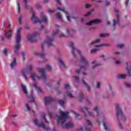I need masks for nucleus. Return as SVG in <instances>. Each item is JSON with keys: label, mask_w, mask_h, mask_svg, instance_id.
Instances as JSON below:
<instances>
[{"label": "nucleus", "mask_w": 131, "mask_h": 131, "mask_svg": "<svg viewBox=\"0 0 131 131\" xmlns=\"http://www.w3.org/2000/svg\"><path fill=\"white\" fill-rule=\"evenodd\" d=\"M31 12L32 13V15L31 17V20L34 24H36V23H41V20L38 19L37 17L35 16V13H34V11H33V9L32 8H31Z\"/></svg>", "instance_id": "11"}, {"label": "nucleus", "mask_w": 131, "mask_h": 131, "mask_svg": "<svg viewBox=\"0 0 131 131\" xmlns=\"http://www.w3.org/2000/svg\"><path fill=\"white\" fill-rule=\"evenodd\" d=\"M80 111H81V112H83V113H84V117H86V115L85 114V113L84 112V111H86V112H88L89 116H93L94 115V113L89 112V110H88L87 107H81L80 108Z\"/></svg>", "instance_id": "13"}, {"label": "nucleus", "mask_w": 131, "mask_h": 131, "mask_svg": "<svg viewBox=\"0 0 131 131\" xmlns=\"http://www.w3.org/2000/svg\"><path fill=\"white\" fill-rule=\"evenodd\" d=\"M21 31H22V28H19L17 30V35L16 36V46L15 47L14 53H17L20 49L21 42Z\"/></svg>", "instance_id": "5"}, {"label": "nucleus", "mask_w": 131, "mask_h": 131, "mask_svg": "<svg viewBox=\"0 0 131 131\" xmlns=\"http://www.w3.org/2000/svg\"><path fill=\"white\" fill-rule=\"evenodd\" d=\"M69 88H70V85H69V84H66V85H65V89H68Z\"/></svg>", "instance_id": "55"}, {"label": "nucleus", "mask_w": 131, "mask_h": 131, "mask_svg": "<svg viewBox=\"0 0 131 131\" xmlns=\"http://www.w3.org/2000/svg\"><path fill=\"white\" fill-rule=\"evenodd\" d=\"M55 16L58 19V20H60V21H63V19H62V16L61 15V13H57Z\"/></svg>", "instance_id": "28"}, {"label": "nucleus", "mask_w": 131, "mask_h": 131, "mask_svg": "<svg viewBox=\"0 0 131 131\" xmlns=\"http://www.w3.org/2000/svg\"><path fill=\"white\" fill-rule=\"evenodd\" d=\"M21 10V6H20V4H17V10L18 14H20V10Z\"/></svg>", "instance_id": "37"}, {"label": "nucleus", "mask_w": 131, "mask_h": 131, "mask_svg": "<svg viewBox=\"0 0 131 131\" xmlns=\"http://www.w3.org/2000/svg\"><path fill=\"white\" fill-rule=\"evenodd\" d=\"M125 86L126 88H130V84L128 83H126L125 84Z\"/></svg>", "instance_id": "47"}, {"label": "nucleus", "mask_w": 131, "mask_h": 131, "mask_svg": "<svg viewBox=\"0 0 131 131\" xmlns=\"http://www.w3.org/2000/svg\"><path fill=\"white\" fill-rule=\"evenodd\" d=\"M54 101V98L53 97H45V105L47 106V105H48V104H50V103H52Z\"/></svg>", "instance_id": "19"}, {"label": "nucleus", "mask_w": 131, "mask_h": 131, "mask_svg": "<svg viewBox=\"0 0 131 131\" xmlns=\"http://www.w3.org/2000/svg\"><path fill=\"white\" fill-rule=\"evenodd\" d=\"M21 87L23 90V92L25 95H27L28 92H27V89L26 88V86H25L23 84H21Z\"/></svg>", "instance_id": "26"}, {"label": "nucleus", "mask_w": 131, "mask_h": 131, "mask_svg": "<svg viewBox=\"0 0 131 131\" xmlns=\"http://www.w3.org/2000/svg\"><path fill=\"white\" fill-rule=\"evenodd\" d=\"M118 78H120L121 79H124L125 77H126V75H118Z\"/></svg>", "instance_id": "31"}, {"label": "nucleus", "mask_w": 131, "mask_h": 131, "mask_svg": "<svg viewBox=\"0 0 131 131\" xmlns=\"http://www.w3.org/2000/svg\"><path fill=\"white\" fill-rule=\"evenodd\" d=\"M58 61L60 63H61V65L64 67V68H66V66L65 65V63H64V62L62 61V59L59 58L58 59Z\"/></svg>", "instance_id": "33"}, {"label": "nucleus", "mask_w": 131, "mask_h": 131, "mask_svg": "<svg viewBox=\"0 0 131 131\" xmlns=\"http://www.w3.org/2000/svg\"><path fill=\"white\" fill-rule=\"evenodd\" d=\"M57 10H59V11H61L62 12H63V13H64L65 14H68V12L65 11V10L64 9V8H61L60 7H58L57 8Z\"/></svg>", "instance_id": "32"}, {"label": "nucleus", "mask_w": 131, "mask_h": 131, "mask_svg": "<svg viewBox=\"0 0 131 131\" xmlns=\"http://www.w3.org/2000/svg\"><path fill=\"white\" fill-rule=\"evenodd\" d=\"M58 103L59 105H61L62 107H63L64 104H65V101L62 100H58Z\"/></svg>", "instance_id": "29"}, {"label": "nucleus", "mask_w": 131, "mask_h": 131, "mask_svg": "<svg viewBox=\"0 0 131 131\" xmlns=\"http://www.w3.org/2000/svg\"><path fill=\"white\" fill-rule=\"evenodd\" d=\"M74 126V124L72 121H69L66 124H65V127L67 129L69 128H71V127H73Z\"/></svg>", "instance_id": "22"}, {"label": "nucleus", "mask_w": 131, "mask_h": 131, "mask_svg": "<svg viewBox=\"0 0 131 131\" xmlns=\"http://www.w3.org/2000/svg\"><path fill=\"white\" fill-rule=\"evenodd\" d=\"M46 42L42 43L41 45V48L42 49V53L40 54V57L43 59V62H46L47 61V59L46 58V54H45V50L43 49V46Z\"/></svg>", "instance_id": "16"}, {"label": "nucleus", "mask_w": 131, "mask_h": 131, "mask_svg": "<svg viewBox=\"0 0 131 131\" xmlns=\"http://www.w3.org/2000/svg\"><path fill=\"white\" fill-rule=\"evenodd\" d=\"M36 36H39V33L38 32H36L33 33L32 35H29L28 36V39L31 42H34V41H36Z\"/></svg>", "instance_id": "10"}, {"label": "nucleus", "mask_w": 131, "mask_h": 131, "mask_svg": "<svg viewBox=\"0 0 131 131\" xmlns=\"http://www.w3.org/2000/svg\"><path fill=\"white\" fill-rule=\"evenodd\" d=\"M92 7V5L90 4H86L85 5V9H89V8H91Z\"/></svg>", "instance_id": "48"}, {"label": "nucleus", "mask_w": 131, "mask_h": 131, "mask_svg": "<svg viewBox=\"0 0 131 131\" xmlns=\"http://www.w3.org/2000/svg\"><path fill=\"white\" fill-rule=\"evenodd\" d=\"M68 97H69V98H71V99L72 98H74V96H73L71 93H68Z\"/></svg>", "instance_id": "44"}, {"label": "nucleus", "mask_w": 131, "mask_h": 131, "mask_svg": "<svg viewBox=\"0 0 131 131\" xmlns=\"http://www.w3.org/2000/svg\"><path fill=\"white\" fill-rule=\"evenodd\" d=\"M46 67L48 71H52V67L49 64L46 66Z\"/></svg>", "instance_id": "34"}, {"label": "nucleus", "mask_w": 131, "mask_h": 131, "mask_svg": "<svg viewBox=\"0 0 131 131\" xmlns=\"http://www.w3.org/2000/svg\"><path fill=\"white\" fill-rule=\"evenodd\" d=\"M115 12L116 13V16L117 18V20H113V26L114 28H115V26H116V24H118L119 23V14H118V10L115 9Z\"/></svg>", "instance_id": "15"}, {"label": "nucleus", "mask_w": 131, "mask_h": 131, "mask_svg": "<svg viewBox=\"0 0 131 131\" xmlns=\"http://www.w3.org/2000/svg\"><path fill=\"white\" fill-rule=\"evenodd\" d=\"M10 66L12 69H14L17 66V59L16 58H13L11 63H10Z\"/></svg>", "instance_id": "21"}, {"label": "nucleus", "mask_w": 131, "mask_h": 131, "mask_svg": "<svg viewBox=\"0 0 131 131\" xmlns=\"http://www.w3.org/2000/svg\"><path fill=\"white\" fill-rule=\"evenodd\" d=\"M58 32H59V30L53 31L52 32L53 37H46V43H47L48 47H53V46H54L53 44V42L55 41V38H54V36H55V35H56Z\"/></svg>", "instance_id": "7"}, {"label": "nucleus", "mask_w": 131, "mask_h": 131, "mask_svg": "<svg viewBox=\"0 0 131 131\" xmlns=\"http://www.w3.org/2000/svg\"><path fill=\"white\" fill-rule=\"evenodd\" d=\"M3 53L4 55H7V53H8V51L7 50V49H4Z\"/></svg>", "instance_id": "52"}, {"label": "nucleus", "mask_w": 131, "mask_h": 131, "mask_svg": "<svg viewBox=\"0 0 131 131\" xmlns=\"http://www.w3.org/2000/svg\"><path fill=\"white\" fill-rule=\"evenodd\" d=\"M32 65L30 64V66H29V67L27 69H24L21 71L20 73L23 74V76H24L26 80H27L28 79L27 76H26V75L27 74V73H29V72H31V71H32Z\"/></svg>", "instance_id": "8"}, {"label": "nucleus", "mask_w": 131, "mask_h": 131, "mask_svg": "<svg viewBox=\"0 0 131 131\" xmlns=\"http://www.w3.org/2000/svg\"><path fill=\"white\" fill-rule=\"evenodd\" d=\"M74 115H75L76 117H79V114H77L76 112H74Z\"/></svg>", "instance_id": "60"}, {"label": "nucleus", "mask_w": 131, "mask_h": 131, "mask_svg": "<svg viewBox=\"0 0 131 131\" xmlns=\"http://www.w3.org/2000/svg\"><path fill=\"white\" fill-rule=\"evenodd\" d=\"M46 85H47V86H48V88H51V83H47Z\"/></svg>", "instance_id": "64"}, {"label": "nucleus", "mask_w": 131, "mask_h": 131, "mask_svg": "<svg viewBox=\"0 0 131 131\" xmlns=\"http://www.w3.org/2000/svg\"><path fill=\"white\" fill-rule=\"evenodd\" d=\"M56 3L59 5V6H61V2H60V0H56Z\"/></svg>", "instance_id": "62"}, {"label": "nucleus", "mask_w": 131, "mask_h": 131, "mask_svg": "<svg viewBox=\"0 0 131 131\" xmlns=\"http://www.w3.org/2000/svg\"><path fill=\"white\" fill-rule=\"evenodd\" d=\"M73 42H70V47H72L73 49V51H72V54L73 55L74 57H75V53H74V51L77 52V53H78V54H79L81 57L80 59V63L83 64V66H80V69L76 70V72L78 74H79L81 71H82L83 75H86L87 74L83 72V71H86L88 68H89V61H88V59L86 58H84L83 56H82L80 51L78 49L74 48L73 47Z\"/></svg>", "instance_id": "1"}, {"label": "nucleus", "mask_w": 131, "mask_h": 131, "mask_svg": "<svg viewBox=\"0 0 131 131\" xmlns=\"http://www.w3.org/2000/svg\"><path fill=\"white\" fill-rule=\"evenodd\" d=\"M84 79H85V78H83L81 79V81L82 83L84 84V85L86 86L88 92H90V86L88 84V83H86V82H85V81H84Z\"/></svg>", "instance_id": "25"}, {"label": "nucleus", "mask_w": 131, "mask_h": 131, "mask_svg": "<svg viewBox=\"0 0 131 131\" xmlns=\"http://www.w3.org/2000/svg\"><path fill=\"white\" fill-rule=\"evenodd\" d=\"M98 66H101V64H95V66H93V67H92V68H93V69H94V68H95V67H98Z\"/></svg>", "instance_id": "50"}, {"label": "nucleus", "mask_w": 131, "mask_h": 131, "mask_svg": "<svg viewBox=\"0 0 131 131\" xmlns=\"http://www.w3.org/2000/svg\"><path fill=\"white\" fill-rule=\"evenodd\" d=\"M33 87L35 88V90H37V91H38V93H40L41 94H42V90H41L40 87H37V84L36 83V82H35L33 84Z\"/></svg>", "instance_id": "23"}, {"label": "nucleus", "mask_w": 131, "mask_h": 131, "mask_svg": "<svg viewBox=\"0 0 131 131\" xmlns=\"http://www.w3.org/2000/svg\"><path fill=\"white\" fill-rule=\"evenodd\" d=\"M101 22H102V20H101V19H93L88 23H86V25H88V26H91V25H93V24H99V23H101Z\"/></svg>", "instance_id": "14"}, {"label": "nucleus", "mask_w": 131, "mask_h": 131, "mask_svg": "<svg viewBox=\"0 0 131 131\" xmlns=\"http://www.w3.org/2000/svg\"><path fill=\"white\" fill-rule=\"evenodd\" d=\"M127 67H126V70H127V75L130 77L131 74H130V71H131V62H128L126 63Z\"/></svg>", "instance_id": "18"}, {"label": "nucleus", "mask_w": 131, "mask_h": 131, "mask_svg": "<svg viewBox=\"0 0 131 131\" xmlns=\"http://www.w3.org/2000/svg\"><path fill=\"white\" fill-rule=\"evenodd\" d=\"M86 121L87 124L84 126V129H85L86 131H91V129L89 127V126H90V127H92V126H93L92 122H91V121H90L89 120H87Z\"/></svg>", "instance_id": "17"}, {"label": "nucleus", "mask_w": 131, "mask_h": 131, "mask_svg": "<svg viewBox=\"0 0 131 131\" xmlns=\"http://www.w3.org/2000/svg\"><path fill=\"white\" fill-rule=\"evenodd\" d=\"M94 111L96 112L97 117L96 118V121L98 123L99 125H100L101 123L104 127V129H108V131H112L109 126V124L107 122L105 117H104V114L103 112H101V109L100 106H96L93 108Z\"/></svg>", "instance_id": "2"}, {"label": "nucleus", "mask_w": 131, "mask_h": 131, "mask_svg": "<svg viewBox=\"0 0 131 131\" xmlns=\"http://www.w3.org/2000/svg\"><path fill=\"white\" fill-rule=\"evenodd\" d=\"M100 86H101V83H100V82H98L97 85V88H99Z\"/></svg>", "instance_id": "59"}, {"label": "nucleus", "mask_w": 131, "mask_h": 131, "mask_svg": "<svg viewBox=\"0 0 131 131\" xmlns=\"http://www.w3.org/2000/svg\"><path fill=\"white\" fill-rule=\"evenodd\" d=\"M26 107H27V110H31V108H30V106H29V105H28V104H26Z\"/></svg>", "instance_id": "49"}, {"label": "nucleus", "mask_w": 131, "mask_h": 131, "mask_svg": "<svg viewBox=\"0 0 131 131\" xmlns=\"http://www.w3.org/2000/svg\"><path fill=\"white\" fill-rule=\"evenodd\" d=\"M48 115L50 118L53 117V114L51 112L48 111Z\"/></svg>", "instance_id": "46"}, {"label": "nucleus", "mask_w": 131, "mask_h": 131, "mask_svg": "<svg viewBox=\"0 0 131 131\" xmlns=\"http://www.w3.org/2000/svg\"><path fill=\"white\" fill-rule=\"evenodd\" d=\"M66 17H67L68 21H70V16H69L68 15H66Z\"/></svg>", "instance_id": "58"}, {"label": "nucleus", "mask_w": 131, "mask_h": 131, "mask_svg": "<svg viewBox=\"0 0 131 131\" xmlns=\"http://www.w3.org/2000/svg\"><path fill=\"white\" fill-rule=\"evenodd\" d=\"M98 51H99V49H92L91 51V53H92V54H94L95 53H96V52H98Z\"/></svg>", "instance_id": "36"}, {"label": "nucleus", "mask_w": 131, "mask_h": 131, "mask_svg": "<svg viewBox=\"0 0 131 131\" xmlns=\"http://www.w3.org/2000/svg\"><path fill=\"white\" fill-rule=\"evenodd\" d=\"M31 98H32V100L29 101V103H31V102H34V101H35V99H34V97H33V96H32Z\"/></svg>", "instance_id": "51"}, {"label": "nucleus", "mask_w": 131, "mask_h": 131, "mask_svg": "<svg viewBox=\"0 0 131 131\" xmlns=\"http://www.w3.org/2000/svg\"><path fill=\"white\" fill-rule=\"evenodd\" d=\"M40 18L42 22H43V23H48V18L47 16H42V13H41Z\"/></svg>", "instance_id": "24"}, {"label": "nucleus", "mask_w": 131, "mask_h": 131, "mask_svg": "<svg viewBox=\"0 0 131 131\" xmlns=\"http://www.w3.org/2000/svg\"><path fill=\"white\" fill-rule=\"evenodd\" d=\"M91 14H92V12H87L86 13V14L84 15V16L85 17H88L89 16H90L91 15Z\"/></svg>", "instance_id": "45"}, {"label": "nucleus", "mask_w": 131, "mask_h": 131, "mask_svg": "<svg viewBox=\"0 0 131 131\" xmlns=\"http://www.w3.org/2000/svg\"><path fill=\"white\" fill-rule=\"evenodd\" d=\"M23 2L25 4V9L27 10V9H28V5H27V0H23Z\"/></svg>", "instance_id": "35"}, {"label": "nucleus", "mask_w": 131, "mask_h": 131, "mask_svg": "<svg viewBox=\"0 0 131 131\" xmlns=\"http://www.w3.org/2000/svg\"><path fill=\"white\" fill-rule=\"evenodd\" d=\"M129 2V0H126V2H125V6L127 7L128 5V3Z\"/></svg>", "instance_id": "57"}, {"label": "nucleus", "mask_w": 131, "mask_h": 131, "mask_svg": "<svg viewBox=\"0 0 131 131\" xmlns=\"http://www.w3.org/2000/svg\"><path fill=\"white\" fill-rule=\"evenodd\" d=\"M85 100H86V103H88V104H91V101H90V100H89V99L86 98Z\"/></svg>", "instance_id": "61"}, {"label": "nucleus", "mask_w": 131, "mask_h": 131, "mask_svg": "<svg viewBox=\"0 0 131 131\" xmlns=\"http://www.w3.org/2000/svg\"><path fill=\"white\" fill-rule=\"evenodd\" d=\"M101 39H97L95 41L91 42V45H94V47L96 48H100V47H109V44H103V45H97V43L99 42V41H100Z\"/></svg>", "instance_id": "12"}, {"label": "nucleus", "mask_w": 131, "mask_h": 131, "mask_svg": "<svg viewBox=\"0 0 131 131\" xmlns=\"http://www.w3.org/2000/svg\"><path fill=\"white\" fill-rule=\"evenodd\" d=\"M117 47L118 48H120V49H122V48H123V47H124V44H118Z\"/></svg>", "instance_id": "41"}, {"label": "nucleus", "mask_w": 131, "mask_h": 131, "mask_svg": "<svg viewBox=\"0 0 131 131\" xmlns=\"http://www.w3.org/2000/svg\"><path fill=\"white\" fill-rule=\"evenodd\" d=\"M38 71L40 73H41V76H37L36 74L33 73L31 74L30 77L32 78L33 81H35V77H38V78H41L44 80H47V76L46 75V70L45 69L38 68Z\"/></svg>", "instance_id": "6"}, {"label": "nucleus", "mask_w": 131, "mask_h": 131, "mask_svg": "<svg viewBox=\"0 0 131 131\" xmlns=\"http://www.w3.org/2000/svg\"><path fill=\"white\" fill-rule=\"evenodd\" d=\"M36 9H41L42 6H41V5H40L39 4H37L36 5Z\"/></svg>", "instance_id": "43"}, {"label": "nucleus", "mask_w": 131, "mask_h": 131, "mask_svg": "<svg viewBox=\"0 0 131 131\" xmlns=\"http://www.w3.org/2000/svg\"><path fill=\"white\" fill-rule=\"evenodd\" d=\"M59 36H60V37H65V34H60V35H59Z\"/></svg>", "instance_id": "63"}, {"label": "nucleus", "mask_w": 131, "mask_h": 131, "mask_svg": "<svg viewBox=\"0 0 131 131\" xmlns=\"http://www.w3.org/2000/svg\"><path fill=\"white\" fill-rule=\"evenodd\" d=\"M69 112H63L60 111V116H59L57 119V124L58 126H60L64 124L65 122H66V120H67V118H68V114Z\"/></svg>", "instance_id": "4"}, {"label": "nucleus", "mask_w": 131, "mask_h": 131, "mask_svg": "<svg viewBox=\"0 0 131 131\" xmlns=\"http://www.w3.org/2000/svg\"><path fill=\"white\" fill-rule=\"evenodd\" d=\"M110 35L108 33H102L100 34V37H106L107 36H109Z\"/></svg>", "instance_id": "30"}, {"label": "nucleus", "mask_w": 131, "mask_h": 131, "mask_svg": "<svg viewBox=\"0 0 131 131\" xmlns=\"http://www.w3.org/2000/svg\"><path fill=\"white\" fill-rule=\"evenodd\" d=\"M22 56H23V59L24 60H26L25 59V56H26V54H25V52L24 51H23L21 53Z\"/></svg>", "instance_id": "40"}, {"label": "nucleus", "mask_w": 131, "mask_h": 131, "mask_svg": "<svg viewBox=\"0 0 131 131\" xmlns=\"http://www.w3.org/2000/svg\"><path fill=\"white\" fill-rule=\"evenodd\" d=\"M42 117H43V120H45V122H46V123L49 124V121H48V120H47V118H46L45 114H43Z\"/></svg>", "instance_id": "38"}, {"label": "nucleus", "mask_w": 131, "mask_h": 131, "mask_svg": "<svg viewBox=\"0 0 131 131\" xmlns=\"http://www.w3.org/2000/svg\"><path fill=\"white\" fill-rule=\"evenodd\" d=\"M48 12L49 13H54V12H55V10H53V9H49L48 10Z\"/></svg>", "instance_id": "54"}, {"label": "nucleus", "mask_w": 131, "mask_h": 131, "mask_svg": "<svg viewBox=\"0 0 131 131\" xmlns=\"http://www.w3.org/2000/svg\"><path fill=\"white\" fill-rule=\"evenodd\" d=\"M45 29V26H41V28L39 29V31H42Z\"/></svg>", "instance_id": "53"}, {"label": "nucleus", "mask_w": 131, "mask_h": 131, "mask_svg": "<svg viewBox=\"0 0 131 131\" xmlns=\"http://www.w3.org/2000/svg\"><path fill=\"white\" fill-rule=\"evenodd\" d=\"M74 77L75 78V80H76V81H77V82H78V81H79V77L74 76Z\"/></svg>", "instance_id": "42"}, {"label": "nucleus", "mask_w": 131, "mask_h": 131, "mask_svg": "<svg viewBox=\"0 0 131 131\" xmlns=\"http://www.w3.org/2000/svg\"><path fill=\"white\" fill-rule=\"evenodd\" d=\"M23 20V19H22V15H20V16L18 18V21H19V24H22Z\"/></svg>", "instance_id": "39"}, {"label": "nucleus", "mask_w": 131, "mask_h": 131, "mask_svg": "<svg viewBox=\"0 0 131 131\" xmlns=\"http://www.w3.org/2000/svg\"><path fill=\"white\" fill-rule=\"evenodd\" d=\"M33 121L36 125L39 126L40 127L42 128L43 130H51V128H49V127H46V125L43 124V123H42V122H38V120H37V119H34Z\"/></svg>", "instance_id": "9"}, {"label": "nucleus", "mask_w": 131, "mask_h": 131, "mask_svg": "<svg viewBox=\"0 0 131 131\" xmlns=\"http://www.w3.org/2000/svg\"><path fill=\"white\" fill-rule=\"evenodd\" d=\"M115 112L117 117V119L118 121H119V127L120 129H122V125H121V123H120V120H119V119H121V120H125L126 119L125 118V117H124L121 109H120L119 105L117 103H115Z\"/></svg>", "instance_id": "3"}, {"label": "nucleus", "mask_w": 131, "mask_h": 131, "mask_svg": "<svg viewBox=\"0 0 131 131\" xmlns=\"http://www.w3.org/2000/svg\"><path fill=\"white\" fill-rule=\"evenodd\" d=\"M5 36L7 38V39H10V38L12 36V30H10L9 31H5Z\"/></svg>", "instance_id": "20"}, {"label": "nucleus", "mask_w": 131, "mask_h": 131, "mask_svg": "<svg viewBox=\"0 0 131 131\" xmlns=\"http://www.w3.org/2000/svg\"><path fill=\"white\" fill-rule=\"evenodd\" d=\"M105 6L106 7H108V6H110V2H106V3H105Z\"/></svg>", "instance_id": "56"}, {"label": "nucleus", "mask_w": 131, "mask_h": 131, "mask_svg": "<svg viewBox=\"0 0 131 131\" xmlns=\"http://www.w3.org/2000/svg\"><path fill=\"white\" fill-rule=\"evenodd\" d=\"M79 102L81 103H82V99L83 98H84V96L83 95V93L81 92L79 95Z\"/></svg>", "instance_id": "27"}]
</instances>
